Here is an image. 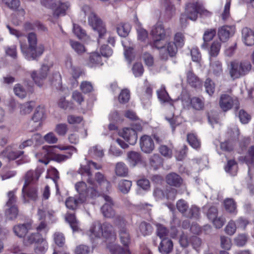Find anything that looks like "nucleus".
<instances>
[{
	"mask_svg": "<svg viewBox=\"0 0 254 254\" xmlns=\"http://www.w3.org/2000/svg\"><path fill=\"white\" fill-rule=\"evenodd\" d=\"M210 70L216 76H219L222 72V65L220 62L215 61L210 64Z\"/></svg>",
	"mask_w": 254,
	"mask_h": 254,
	"instance_id": "obj_49",
	"label": "nucleus"
},
{
	"mask_svg": "<svg viewBox=\"0 0 254 254\" xmlns=\"http://www.w3.org/2000/svg\"><path fill=\"white\" fill-rule=\"evenodd\" d=\"M91 167H89V163L86 166H81L79 170V173L83 177H87L86 180L90 185L94 186L95 185L94 179L92 178V173L90 171Z\"/></svg>",
	"mask_w": 254,
	"mask_h": 254,
	"instance_id": "obj_24",
	"label": "nucleus"
},
{
	"mask_svg": "<svg viewBox=\"0 0 254 254\" xmlns=\"http://www.w3.org/2000/svg\"><path fill=\"white\" fill-rule=\"evenodd\" d=\"M173 249V244L171 240L164 238L161 240L158 247L159 252L162 254H169Z\"/></svg>",
	"mask_w": 254,
	"mask_h": 254,
	"instance_id": "obj_23",
	"label": "nucleus"
},
{
	"mask_svg": "<svg viewBox=\"0 0 254 254\" xmlns=\"http://www.w3.org/2000/svg\"><path fill=\"white\" fill-rule=\"evenodd\" d=\"M235 32L234 26L224 25L218 29V36L221 42H225L234 34Z\"/></svg>",
	"mask_w": 254,
	"mask_h": 254,
	"instance_id": "obj_13",
	"label": "nucleus"
},
{
	"mask_svg": "<svg viewBox=\"0 0 254 254\" xmlns=\"http://www.w3.org/2000/svg\"><path fill=\"white\" fill-rule=\"evenodd\" d=\"M119 237L121 243L125 246H128L130 243V235L126 227L121 226Z\"/></svg>",
	"mask_w": 254,
	"mask_h": 254,
	"instance_id": "obj_30",
	"label": "nucleus"
},
{
	"mask_svg": "<svg viewBox=\"0 0 254 254\" xmlns=\"http://www.w3.org/2000/svg\"><path fill=\"white\" fill-rule=\"evenodd\" d=\"M49 173H50V175L52 176V179L55 184V186H56V194L57 195H59V197H58L59 201H63V199H61L60 197V192L59 187L58 183H57V181L60 178L59 172L58 171V170L56 169L53 168L50 171Z\"/></svg>",
	"mask_w": 254,
	"mask_h": 254,
	"instance_id": "obj_41",
	"label": "nucleus"
},
{
	"mask_svg": "<svg viewBox=\"0 0 254 254\" xmlns=\"http://www.w3.org/2000/svg\"><path fill=\"white\" fill-rule=\"evenodd\" d=\"M89 154L92 157L101 158L104 155V152L100 146L95 145L90 148Z\"/></svg>",
	"mask_w": 254,
	"mask_h": 254,
	"instance_id": "obj_45",
	"label": "nucleus"
},
{
	"mask_svg": "<svg viewBox=\"0 0 254 254\" xmlns=\"http://www.w3.org/2000/svg\"><path fill=\"white\" fill-rule=\"evenodd\" d=\"M9 208L5 211V215L6 218L8 220H13L15 219L18 213V210L15 205L8 206Z\"/></svg>",
	"mask_w": 254,
	"mask_h": 254,
	"instance_id": "obj_38",
	"label": "nucleus"
},
{
	"mask_svg": "<svg viewBox=\"0 0 254 254\" xmlns=\"http://www.w3.org/2000/svg\"><path fill=\"white\" fill-rule=\"evenodd\" d=\"M151 34L154 40L152 46L156 48H159L160 41L170 37L172 32L170 29H165L162 23H157L153 26Z\"/></svg>",
	"mask_w": 254,
	"mask_h": 254,
	"instance_id": "obj_6",
	"label": "nucleus"
},
{
	"mask_svg": "<svg viewBox=\"0 0 254 254\" xmlns=\"http://www.w3.org/2000/svg\"><path fill=\"white\" fill-rule=\"evenodd\" d=\"M20 112L21 114L25 115L29 114L33 110V107L30 102H26L19 105Z\"/></svg>",
	"mask_w": 254,
	"mask_h": 254,
	"instance_id": "obj_61",
	"label": "nucleus"
},
{
	"mask_svg": "<svg viewBox=\"0 0 254 254\" xmlns=\"http://www.w3.org/2000/svg\"><path fill=\"white\" fill-rule=\"evenodd\" d=\"M140 146L143 152L150 153L154 149V143L150 136L144 135L140 139Z\"/></svg>",
	"mask_w": 254,
	"mask_h": 254,
	"instance_id": "obj_15",
	"label": "nucleus"
},
{
	"mask_svg": "<svg viewBox=\"0 0 254 254\" xmlns=\"http://www.w3.org/2000/svg\"><path fill=\"white\" fill-rule=\"evenodd\" d=\"M60 149L62 150H68L64 154H57L53 156V160L58 162H62L65 161L67 159L71 157L72 155L73 152L75 151L76 149L72 146L60 147Z\"/></svg>",
	"mask_w": 254,
	"mask_h": 254,
	"instance_id": "obj_17",
	"label": "nucleus"
},
{
	"mask_svg": "<svg viewBox=\"0 0 254 254\" xmlns=\"http://www.w3.org/2000/svg\"><path fill=\"white\" fill-rule=\"evenodd\" d=\"M239 160L243 161L248 165V174L251 179L254 171V146H251L248 150L247 155L244 157H240Z\"/></svg>",
	"mask_w": 254,
	"mask_h": 254,
	"instance_id": "obj_12",
	"label": "nucleus"
},
{
	"mask_svg": "<svg viewBox=\"0 0 254 254\" xmlns=\"http://www.w3.org/2000/svg\"><path fill=\"white\" fill-rule=\"evenodd\" d=\"M190 105L193 109L200 111L204 109V102L203 100L200 98L193 97L190 99Z\"/></svg>",
	"mask_w": 254,
	"mask_h": 254,
	"instance_id": "obj_36",
	"label": "nucleus"
},
{
	"mask_svg": "<svg viewBox=\"0 0 254 254\" xmlns=\"http://www.w3.org/2000/svg\"><path fill=\"white\" fill-rule=\"evenodd\" d=\"M48 70V66L43 65L38 73H37L35 71L32 72L31 75V77L35 83L39 86H41L43 85V81L46 79Z\"/></svg>",
	"mask_w": 254,
	"mask_h": 254,
	"instance_id": "obj_14",
	"label": "nucleus"
},
{
	"mask_svg": "<svg viewBox=\"0 0 254 254\" xmlns=\"http://www.w3.org/2000/svg\"><path fill=\"white\" fill-rule=\"evenodd\" d=\"M132 70L133 74L135 77L141 76L144 71L142 64L140 63L134 64L132 66Z\"/></svg>",
	"mask_w": 254,
	"mask_h": 254,
	"instance_id": "obj_57",
	"label": "nucleus"
},
{
	"mask_svg": "<svg viewBox=\"0 0 254 254\" xmlns=\"http://www.w3.org/2000/svg\"><path fill=\"white\" fill-rule=\"evenodd\" d=\"M130 98V93L129 90L127 89H124L123 90L119 96V101L120 103H125L128 101Z\"/></svg>",
	"mask_w": 254,
	"mask_h": 254,
	"instance_id": "obj_60",
	"label": "nucleus"
},
{
	"mask_svg": "<svg viewBox=\"0 0 254 254\" xmlns=\"http://www.w3.org/2000/svg\"><path fill=\"white\" fill-rule=\"evenodd\" d=\"M41 235L38 233H33L28 235L25 239V243L27 244H32L34 243H40V241L43 240Z\"/></svg>",
	"mask_w": 254,
	"mask_h": 254,
	"instance_id": "obj_39",
	"label": "nucleus"
},
{
	"mask_svg": "<svg viewBox=\"0 0 254 254\" xmlns=\"http://www.w3.org/2000/svg\"><path fill=\"white\" fill-rule=\"evenodd\" d=\"M55 131L61 136H64L67 131V126L65 124H59L56 125Z\"/></svg>",
	"mask_w": 254,
	"mask_h": 254,
	"instance_id": "obj_63",
	"label": "nucleus"
},
{
	"mask_svg": "<svg viewBox=\"0 0 254 254\" xmlns=\"http://www.w3.org/2000/svg\"><path fill=\"white\" fill-rule=\"evenodd\" d=\"M139 230L143 236H146L152 232V228L150 224L142 222L139 225Z\"/></svg>",
	"mask_w": 254,
	"mask_h": 254,
	"instance_id": "obj_55",
	"label": "nucleus"
},
{
	"mask_svg": "<svg viewBox=\"0 0 254 254\" xmlns=\"http://www.w3.org/2000/svg\"><path fill=\"white\" fill-rule=\"evenodd\" d=\"M87 64L91 67L102 65L101 57L99 54L96 52L91 53L89 56Z\"/></svg>",
	"mask_w": 254,
	"mask_h": 254,
	"instance_id": "obj_27",
	"label": "nucleus"
},
{
	"mask_svg": "<svg viewBox=\"0 0 254 254\" xmlns=\"http://www.w3.org/2000/svg\"><path fill=\"white\" fill-rule=\"evenodd\" d=\"M28 45L20 44L21 52L24 57L29 61L36 60L43 53L45 48L43 44H37V35L31 32L27 36Z\"/></svg>",
	"mask_w": 254,
	"mask_h": 254,
	"instance_id": "obj_1",
	"label": "nucleus"
},
{
	"mask_svg": "<svg viewBox=\"0 0 254 254\" xmlns=\"http://www.w3.org/2000/svg\"><path fill=\"white\" fill-rule=\"evenodd\" d=\"M90 248L86 245H80L77 246L74 250L75 254H88Z\"/></svg>",
	"mask_w": 254,
	"mask_h": 254,
	"instance_id": "obj_64",
	"label": "nucleus"
},
{
	"mask_svg": "<svg viewBox=\"0 0 254 254\" xmlns=\"http://www.w3.org/2000/svg\"><path fill=\"white\" fill-rule=\"evenodd\" d=\"M128 172L127 165L123 162H118L116 164L115 168L116 174L119 177H126Z\"/></svg>",
	"mask_w": 254,
	"mask_h": 254,
	"instance_id": "obj_35",
	"label": "nucleus"
},
{
	"mask_svg": "<svg viewBox=\"0 0 254 254\" xmlns=\"http://www.w3.org/2000/svg\"><path fill=\"white\" fill-rule=\"evenodd\" d=\"M225 210L229 213L236 214L237 213L236 203L232 198H226L224 201Z\"/></svg>",
	"mask_w": 254,
	"mask_h": 254,
	"instance_id": "obj_33",
	"label": "nucleus"
},
{
	"mask_svg": "<svg viewBox=\"0 0 254 254\" xmlns=\"http://www.w3.org/2000/svg\"><path fill=\"white\" fill-rule=\"evenodd\" d=\"M219 105L221 109L224 112L229 110L233 106H234L236 110H238L239 108L238 100L237 99H234L227 94H223L221 96Z\"/></svg>",
	"mask_w": 254,
	"mask_h": 254,
	"instance_id": "obj_10",
	"label": "nucleus"
},
{
	"mask_svg": "<svg viewBox=\"0 0 254 254\" xmlns=\"http://www.w3.org/2000/svg\"><path fill=\"white\" fill-rule=\"evenodd\" d=\"M136 130H141L142 127L137 125L135 128H125L121 132L120 135L130 145H134L137 140V135Z\"/></svg>",
	"mask_w": 254,
	"mask_h": 254,
	"instance_id": "obj_8",
	"label": "nucleus"
},
{
	"mask_svg": "<svg viewBox=\"0 0 254 254\" xmlns=\"http://www.w3.org/2000/svg\"><path fill=\"white\" fill-rule=\"evenodd\" d=\"M103 197L105 201V203L101 207V211L104 216L109 218L115 217V223L116 225H124L125 220L123 217L121 215H116L115 211L113 207L114 203L112 198L106 194H104Z\"/></svg>",
	"mask_w": 254,
	"mask_h": 254,
	"instance_id": "obj_4",
	"label": "nucleus"
},
{
	"mask_svg": "<svg viewBox=\"0 0 254 254\" xmlns=\"http://www.w3.org/2000/svg\"><path fill=\"white\" fill-rule=\"evenodd\" d=\"M204 87L207 93L210 96L213 94L215 91V84L210 78H207L206 79Z\"/></svg>",
	"mask_w": 254,
	"mask_h": 254,
	"instance_id": "obj_54",
	"label": "nucleus"
},
{
	"mask_svg": "<svg viewBox=\"0 0 254 254\" xmlns=\"http://www.w3.org/2000/svg\"><path fill=\"white\" fill-rule=\"evenodd\" d=\"M237 229L236 224L234 221L230 220L225 228V233L230 236L233 235Z\"/></svg>",
	"mask_w": 254,
	"mask_h": 254,
	"instance_id": "obj_56",
	"label": "nucleus"
},
{
	"mask_svg": "<svg viewBox=\"0 0 254 254\" xmlns=\"http://www.w3.org/2000/svg\"><path fill=\"white\" fill-rule=\"evenodd\" d=\"M45 118V110L41 106L36 108L34 114L32 117V120L34 122H39V125H41V122Z\"/></svg>",
	"mask_w": 254,
	"mask_h": 254,
	"instance_id": "obj_34",
	"label": "nucleus"
},
{
	"mask_svg": "<svg viewBox=\"0 0 254 254\" xmlns=\"http://www.w3.org/2000/svg\"><path fill=\"white\" fill-rule=\"evenodd\" d=\"M88 234L91 240L101 238L103 235L102 224L98 221L93 223Z\"/></svg>",
	"mask_w": 254,
	"mask_h": 254,
	"instance_id": "obj_16",
	"label": "nucleus"
},
{
	"mask_svg": "<svg viewBox=\"0 0 254 254\" xmlns=\"http://www.w3.org/2000/svg\"><path fill=\"white\" fill-rule=\"evenodd\" d=\"M177 46L174 42H169L166 46L159 45V55L160 58L164 60H167L168 56L173 57L177 52Z\"/></svg>",
	"mask_w": 254,
	"mask_h": 254,
	"instance_id": "obj_7",
	"label": "nucleus"
},
{
	"mask_svg": "<svg viewBox=\"0 0 254 254\" xmlns=\"http://www.w3.org/2000/svg\"><path fill=\"white\" fill-rule=\"evenodd\" d=\"M70 5L68 2H63L61 0L58 2V6L55 8L53 12V16L58 18L61 16H64L66 14V11L69 8Z\"/></svg>",
	"mask_w": 254,
	"mask_h": 254,
	"instance_id": "obj_25",
	"label": "nucleus"
},
{
	"mask_svg": "<svg viewBox=\"0 0 254 254\" xmlns=\"http://www.w3.org/2000/svg\"><path fill=\"white\" fill-rule=\"evenodd\" d=\"M220 244L222 248L227 250L231 248L232 245L231 239L225 236L220 237Z\"/></svg>",
	"mask_w": 254,
	"mask_h": 254,
	"instance_id": "obj_62",
	"label": "nucleus"
},
{
	"mask_svg": "<svg viewBox=\"0 0 254 254\" xmlns=\"http://www.w3.org/2000/svg\"><path fill=\"white\" fill-rule=\"evenodd\" d=\"M166 183L170 186L180 187L183 183V179L175 173H171L166 176Z\"/></svg>",
	"mask_w": 254,
	"mask_h": 254,
	"instance_id": "obj_22",
	"label": "nucleus"
},
{
	"mask_svg": "<svg viewBox=\"0 0 254 254\" xmlns=\"http://www.w3.org/2000/svg\"><path fill=\"white\" fill-rule=\"evenodd\" d=\"M187 140L190 145L194 149H197L200 146L199 140L193 134H188L187 135Z\"/></svg>",
	"mask_w": 254,
	"mask_h": 254,
	"instance_id": "obj_51",
	"label": "nucleus"
},
{
	"mask_svg": "<svg viewBox=\"0 0 254 254\" xmlns=\"http://www.w3.org/2000/svg\"><path fill=\"white\" fill-rule=\"evenodd\" d=\"M200 215V210L196 206H192L189 209V212L185 216L189 218H198Z\"/></svg>",
	"mask_w": 254,
	"mask_h": 254,
	"instance_id": "obj_59",
	"label": "nucleus"
},
{
	"mask_svg": "<svg viewBox=\"0 0 254 254\" xmlns=\"http://www.w3.org/2000/svg\"><path fill=\"white\" fill-rule=\"evenodd\" d=\"M132 186L130 181L122 180L118 184V189L121 192L124 194L127 193Z\"/></svg>",
	"mask_w": 254,
	"mask_h": 254,
	"instance_id": "obj_37",
	"label": "nucleus"
},
{
	"mask_svg": "<svg viewBox=\"0 0 254 254\" xmlns=\"http://www.w3.org/2000/svg\"><path fill=\"white\" fill-rule=\"evenodd\" d=\"M32 227L31 222L24 224H19L15 225L13 228V231L15 235L19 238H23L25 236L29 230Z\"/></svg>",
	"mask_w": 254,
	"mask_h": 254,
	"instance_id": "obj_20",
	"label": "nucleus"
},
{
	"mask_svg": "<svg viewBox=\"0 0 254 254\" xmlns=\"http://www.w3.org/2000/svg\"><path fill=\"white\" fill-rule=\"evenodd\" d=\"M65 219L69 223L73 231H76L77 230V221L74 214L69 213H67L65 216Z\"/></svg>",
	"mask_w": 254,
	"mask_h": 254,
	"instance_id": "obj_47",
	"label": "nucleus"
},
{
	"mask_svg": "<svg viewBox=\"0 0 254 254\" xmlns=\"http://www.w3.org/2000/svg\"><path fill=\"white\" fill-rule=\"evenodd\" d=\"M140 154L135 151H130L127 153V160L130 166L134 167L141 161Z\"/></svg>",
	"mask_w": 254,
	"mask_h": 254,
	"instance_id": "obj_32",
	"label": "nucleus"
},
{
	"mask_svg": "<svg viewBox=\"0 0 254 254\" xmlns=\"http://www.w3.org/2000/svg\"><path fill=\"white\" fill-rule=\"evenodd\" d=\"M187 81L192 87H200L202 85L200 79L191 71H189L187 73Z\"/></svg>",
	"mask_w": 254,
	"mask_h": 254,
	"instance_id": "obj_26",
	"label": "nucleus"
},
{
	"mask_svg": "<svg viewBox=\"0 0 254 254\" xmlns=\"http://www.w3.org/2000/svg\"><path fill=\"white\" fill-rule=\"evenodd\" d=\"M242 39L243 43L248 46L254 45V31L248 27L242 30Z\"/></svg>",
	"mask_w": 254,
	"mask_h": 254,
	"instance_id": "obj_19",
	"label": "nucleus"
},
{
	"mask_svg": "<svg viewBox=\"0 0 254 254\" xmlns=\"http://www.w3.org/2000/svg\"><path fill=\"white\" fill-rule=\"evenodd\" d=\"M39 220L40 221L39 223L36 224L35 229L39 235L43 234L46 235L49 230V227L47 223L45 221L46 211L43 209H38L37 213Z\"/></svg>",
	"mask_w": 254,
	"mask_h": 254,
	"instance_id": "obj_11",
	"label": "nucleus"
},
{
	"mask_svg": "<svg viewBox=\"0 0 254 254\" xmlns=\"http://www.w3.org/2000/svg\"><path fill=\"white\" fill-rule=\"evenodd\" d=\"M198 13L206 16L211 15L210 12L205 9L203 6L197 2L195 3H190L186 5L185 16H186L188 18L195 21L197 18ZM184 16V15H182L180 18L181 22H182L183 19H185Z\"/></svg>",
	"mask_w": 254,
	"mask_h": 254,
	"instance_id": "obj_5",
	"label": "nucleus"
},
{
	"mask_svg": "<svg viewBox=\"0 0 254 254\" xmlns=\"http://www.w3.org/2000/svg\"><path fill=\"white\" fill-rule=\"evenodd\" d=\"M157 94L158 98L162 102H169L171 101L170 97L165 90L164 86H162L161 88L157 90Z\"/></svg>",
	"mask_w": 254,
	"mask_h": 254,
	"instance_id": "obj_43",
	"label": "nucleus"
},
{
	"mask_svg": "<svg viewBox=\"0 0 254 254\" xmlns=\"http://www.w3.org/2000/svg\"><path fill=\"white\" fill-rule=\"evenodd\" d=\"M149 163L154 169L156 170L162 165V160L159 154H154L150 157Z\"/></svg>",
	"mask_w": 254,
	"mask_h": 254,
	"instance_id": "obj_40",
	"label": "nucleus"
},
{
	"mask_svg": "<svg viewBox=\"0 0 254 254\" xmlns=\"http://www.w3.org/2000/svg\"><path fill=\"white\" fill-rule=\"evenodd\" d=\"M94 187L95 185L94 186H92V187L88 188L86 183L83 181L77 182L75 185V190L79 195V197L82 198L84 200H85L87 193L90 189L93 191H96V190Z\"/></svg>",
	"mask_w": 254,
	"mask_h": 254,
	"instance_id": "obj_21",
	"label": "nucleus"
},
{
	"mask_svg": "<svg viewBox=\"0 0 254 254\" xmlns=\"http://www.w3.org/2000/svg\"><path fill=\"white\" fill-rule=\"evenodd\" d=\"M13 91L16 96L20 98H24L27 95L25 89L20 84H16L13 88Z\"/></svg>",
	"mask_w": 254,
	"mask_h": 254,
	"instance_id": "obj_46",
	"label": "nucleus"
},
{
	"mask_svg": "<svg viewBox=\"0 0 254 254\" xmlns=\"http://www.w3.org/2000/svg\"><path fill=\"white\" fill-rule=\"evenodd\" d=\"M176 206L178 210L185 215L189 207L188 203L184 199H180L177 202Z\"/></svg>",
	"mask_w": 254,
	"mask_h": 254,
	"instance_id": "obj_53",
	"label": "nucleus"
},
{
	"mask_svg": "<svg viewBox=\"0 0 254 254\" xmlns=\"http://www.w3.org/2000/svg\"><path fill=\"white\" fill-rule=\"evenodd\" d=\"M226 172L232 176H235L237 172V163L234 160H229L227 161V165L225 167Z\"/></svg>",
	"mask_w": 254,
	"mask_h": 254,
	"instance_id": "obj_42",
	"label": "nucleus"
},
{
	"mask_svg": "<svg viewBox=\"0 0 254 254\" xmlns=\"http://www.w3.org/2000/svg\"><path fill=\"white\" fill-rule=\"evenodd\" d=\"M101 187L103 191H109L111 188L110 182L108 181L104 175L100 172H97L95 174V180Z\"/></svg>",
	"mask_w": 254,
	"mask_h": 254,
	"instance_id": "obj_18",
	"label": "nucleus"
},
{
	"mask_svg": "<svg viewBox=\"0 0 254 254\" xmlns=\"http://www.w3.org/2000/svg\"><path fill=\"white\" fill-rule=\"evenodd\" d=\"M252 67V64L249 61H232L229 65V74L234 80L248 74L251 70Z\"/></svg>",
	"mask_w": 254,
	"mask_h": 254,
	"instance_id": "obj_3",
	"label": "nucleus"
},
{
	"mask_svg": "<svg viewBox=\"0 0 254 254\" xmlns=\"http://www.w3.org/2000/svg\"><path fill=\"white\" fill-rule=\"evenodd\" d=\"M248 241V236L245 234L238 235L234 239L236 245L239 247L244 246Z\"/></svg>",
	"mask_w": 254,
	"mask_h": 254,
	"instance_id": "obj_58",
	"label": "nucleus"
},
{
	"mask_svg": "<svg viewBox=\"0 0 254 254\" xmlns=\"http://www.w3.org/2000/svg\"><path fill=\"white\" fill-rule=\"evenodd\" d=\"M24 153V151L17 150L8 152L7 148L3 150L1 154L3 157H6L8 160H14L21 157Z\"/></svg>",
	"mask_w": 254,
	"mask_h": 254,
	"instance_id": "obj_31",
	"label": "nucleus"
},
{
	"mask_svg": "<svg viewBox=\"0 0 254 254\" xmlns=\"http://www.w3.org/2000/svg\"><path fill=\"white\" fill-rule=\"evenodd\" d=\"M84 201L79 197L78 198L69 197L66 200L65 204L67 208L73 210L77 208L78 204L83 203Z\"/></svg>",
	"mask_w": 254,
	"mask_h": 254,
	"instance_id": "obj_28",
	"label": "nucleus"
},
{
	"mask_svg": "<svg viewBox=\"0 0 254 254\" xmlns=\"http://www.w3.org/2000/svg\"><path fill=\"white\" fill-rule=\"evenodd\" d=\"M56 146H44L43 147V153H45L44 156L52 160L53 156L56 155Z\"/></svg>",
	"mask_w": 254,
	"mask_h": 254,
	"instance_id": "obj_48",
	"label": "nucleus"
},
{
	"mask_svg": "<svg viewBox=\"0 0 254 254\" xmlns=\"http://www.w3.org/2000/svg\"><path fill=\"white\" fill-rule=\"evenodd\" d=\"M221 48V44L219 42L214 41L211 44L209 50V54L210 57H216L220 51Z\"/></svg>",
	"mask_w": 254,
	"mask_h": 254,
	"instance_id": "obj_52",
	"label": "nucleus"
},
{
	"mask_svg": "<svg viewBox=\"0 0 254 254\" xmlns=\"http://www.w3.org/2000/svg\"><path fill=\"white\" fill-rule=\"evenodd\" d=\"M34 248L36 254H45L48 248V244L45 239H43Z\"/></svg>",
	"mask_w": 254,
	"mask_h": 254,
	"instance_id": "obj_44",
	"label": "nucleus"
},
{
	"mask_svg": "<svg viewBox=\"0 0 254 254\" xmlns=\"http://www.w3.org/2000/svg\"><path fill=\"white\" fill-rule=\"evenodd\" d=\"M156 234L162 240L166 237L168 234V230L163 225L160 224H156Z\"/></svg>",
	"mask_w": 254,
	"mask_h": 254,
	"instance_id": "obj_50",
	"label": "nucleus"
},
{
	"mask_svg": "<svg viewBox=\"0 0 254 254\" xmlns=\"http://www.w3.org/2000/svg\"><path fill=\"white\" fill-rule=\"evenodd\" d=\"M82 10L85 15H89L88 18V23L93 29L99 34V41H102L103 38L106 34V28L105 23L92 11L89 6L87 5H84L82 8Z\"/></svg>",
	"mask_w": 254,
	"mask_h": 254,
	"instance_id": "obj_2",
	"label": "nucleus"
},
{
	"mask_svg": "<svg viewBox=\"0 0 254 254\" xmlns=\"http://www.w3.org/2000/svg\"><path fill=\"white\" fill-rule=\"evenodd\" d=\"M43 170L41 167H37L35 171H28L24 177L25 183L22 189V193L24 194L26 187L30 184L35 183L39 179Z\"/></svg>",
	"mask_w": 254,
	"mask_h": 254,
	"instance_id": "obj_9",
	"label": "nucleus"
},
{
	"mask_svg": "<svg viewBox=\"0 0 254 254\" xmlns=\"http://www.w3.org/2000/svg\"><path fill=\"white\" fill-rule=\"evenodd\" d=\"M131 25L128 23H121L118 25L117 31L119 36L127 37L131 30Z\"/></svg>",
	"mask_w": 254,
	"mask_h": 254,
	"instance_id": "obj_29",
	"label": "nucleus"
}]
</instances>
